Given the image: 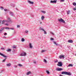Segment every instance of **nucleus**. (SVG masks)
Returning a JSON list of instances; mask_svg holds the SVG:
<instances>
[{"label": "nucleus", "mask_w": 76, "mask_h": 76, "mask_svg": "<svg viewBox=\"0 0 76 76\" xmlns=\"http://www.w3.org/2000/svg\"><path fill=\"white\" fill-rule=\"evenodd\" d=\"M61 74L62 75H69V76H70V75H72V74L70 72H67L66 71H64L62 72Z\"/></svg>", "instance_id": "obj_1"}, {"label": "nucleus", "mask_w": 76, "mask_h": 76, "mask_svg": "<svg viewBox=\"0 0 76 76\" xmlns=\"http://www.w3.org/2000/svg\"><path fill=\"white\" fill-rule=\"evenodd\" d=\"M0 55H1V56L3 57H4L5 58V59H4L2 61L3 63L5 62L6 60L7 59V56L4 55V54L1 53H0Z\"/></svg>", "instance_id": "obj_2"}, {"label": "nucleus", "mask_w": 76, "mask_h": 76, "mask_svg": "<svg viewBox=\"0 0 76 76\" xmlns=\"http://www.w3.org/2000/svg\"><path fill=\"white\" fill-rule=\"evenodd\" d=\"M20 56H26V53L23 52L20 54Z\"/></svg>", "instance_id": "obj_3"}, {"label": "nucleus", "mask_w": 76, "mask_h": 76, "mask_svg": "<svg viewBox=\"0 0 76 76\" xmlns=\"http://www.w3.org/2000/svg\"><path fill=\"white\" fill-rule=\"evenodd\" d=\"M58 21H59V22H62L64 23H65V21H64V20H63L62 18L58 19Z\"/></svg>", "instance_id": "obj_4"}, {"label": "nucleus", "mask_w": 76, "mask_h": 76, "mask_svg": "<svg viewBox=\"0 0 76 76\" xmlns=\"http://www.w3.org/2000/svg\"><path fill=\"white\" fill-rule=\"evenodd\" d=\"M57 66H62V62L61 61H60L58 62V64H57Z\"/></svg>", "instance_id": "obj_5"}, {"label": "nucleus", "mask_w": 76, "mask_h": 76, "mask_svg": "<svg viewBox=\"0 0 76 76\" xmlns=\"http://www.w3.org/2000/svg\"><path fill=\"white\" fill-rule=\"evenodd\" d=\"M7 19H8L7 20H6V21H7V22H12V21H11V20H10V18L9 17H8L7 18Z\"/></svg>", "instance_id": "obj_6"}, {"label": "nucleus", "mask_w": 76, "mask_h": 76, "mask_svg": "<svg viewBox=\"0 0 76 76\" xmlns=\"http://www.w3.org/2000/svg\"><path fill=\"white\" fill-rule=\"evenodd\" d=\"M62 58L63 59H64V55H61L59 56V58L61 59Z\"/></svg>", "instance_id": "obj_7"}, {"label": "nucleus", "mask_w": 76, "mask_h": 76, "mask_svg": "<svg viewBox=\"0 0 76 76\" xmlns=\"http://www.w3.org/2000/svg\"><path fill=\"white\" fill-rule=\"evenodd\" d=\"M50 3H57V0H55L54 1H50Z\"/></svg>", "instance_id": "obj_8"}, {"label": "nucleus", "mask_w": 76, "mask_h": 76, "mask_svg": "<svg viewBox=\"0 0 76 76\" xmlns=\"http://www.w3.org/2000/svg\"><path fill=\"white\" fill-rule=\"evenodd\" d=\"M4 28H1L0 29V34H1L3 32V31L4 30Z\"/></svg>", "instance_id": "obj_9"}, {"label": "nucleus", "mask_w": 76, "mask_h": 76, "mask_svg": "<svg viewBox=\"0 0 76 76\" xmlns=\"http://www.w3.org/2000/svg\"><path fill=\"white\" fill-rule=\"evenodd\" d=\"M6 23H7L6 20H3L2 21V24L3 25V24H4V25H5Z\"/></svg>", "instance_id": "obj_10"}, {"label": "nucleus", "mask_w": 76, "mask_h": 76, "mask_svg": "<svg viewBox=\"0 0 76 76\" xmlns=\"http://www.w3.org/2000/svg\"><path fill=\"white\" fill-rule=\"evenodd\" d=\"M32 73V72L31 71H29L28 72H27L26 73V75H27V76H28V75H30V74H31Z\"/></svg>", "instance_id": "obj_11"}, {"label": "nucleus", "mask_w": 76, "mask_h": 76, "mask_svg": "<svg viewBox=\"0 0 76 76\" xmlns=\"http://www.w3.org/2000/svg\"><path fill=\"white\" fill-rule=\"evenodd\" d=\"M28 2L29 4H34V2L31 1H28Z\"/></svg>", "instance_id": "obj_12"}, {"label": "nucleus", "mask_w": 76, "mask_h": 76, "mask_svg": "<svg viewBox=\"0 0 76 76\" xmlns=\"http://www.w3.org/2000/svg\"><path fill=\"white\" fill-rule=\"evenodd\" d=\"M63 70L62 68H57L56 69V71H61V70Z\"/></svg>", "instance_id": "obj_13"}, {"label": "nucleus", "mask_w": 76, "mask_h": 76, "mask_svg": "<svg viewBox=\"0 0 76 76\" xmlns=\"http://www.w3.org/2000/svg\"><path fill=\"white\" fill-rule=\"evenodd\" d=\"M10 5L12 7H15V4H10Z\"/></svg>", "instance_id": "obj_14"}, {"label": "nucleus", "mask_w": 76, "mask_h": 76, "mask_svg": "<svg viewBox=\"0 0 76 76\" xmlns=\"http://www.w3.org/2000/svg\"><path fill=\"white\" fill-rule=\"evenodd\" d=\"M29 46L30 48H32V44H31V43H30L29 44Z\"/></svg>", "instance_id": "obj_15"}, {"label": "nucleus", "mask_w": 76, "mask_h": 76, "mask_svg": "<svg viewBox=\"0 0 76 76\" xmlns=\"http://www.w3.org/2000/svg\"><path fill=\"white\" fill-rule=\"evenodd\" d=\"M68 42H69L70 43H72V42H73V41L71 39H69L68 40Z\"/></svg>", "instance_id": "obj_16"}, {"label": "nucleus", "mask_w": 76, "mask_h": 76, "mask_svg": "<svg viewBox=\"0 0 76 76\" xmlns=\"http://www.w3.org/2000/svg\"><path fill=\"white\" fill-rule=\"evenodd\" d=\"M44 16L42 15L41 17V19H42V20H44Z\"/></svg>", "instance_id": "obj_17"}, {"label": "nucleus", "mask_w": 76, "mask_h": 76, "mask_svg": "<svg viewBox=\"0 0 76 76\" xmlns=\"http://www.w3.org/2000/svg\"><path fill=\"white\" fill-rule=\"evenodd\" d=\"M7 66H8V67H9V66H11V64L9 63V64H6Z\"/></svg>", "instance_id": "obj_18"}, {"label": "nucleus", "mask_w": 76, "mask_h": 76, "mask_svg": "<svg viewBox=\"0 0 76 76\" xmlns=\"http://www.w3.org/2000/svg\"><path fill=\"white\" fill-rule=\"evenodd\" d=\"M67 67H73V65L71 64H70L67 66Z\"/></svg>", "instance_id": "obj_19"}, {"label": "nucleus", "mask_w": 76, "mask_h": 76, "mask_svg": "<svg viewBox=\"0 0 76 76\" xmlns=\"http://www.w3.org/2000/svg\"><path fill=\"white\" fill-rule=\"evenodd\" d=\"M54 44H56V45H58L57 43H56V42H53Z\"/></svg>", "instance_id": "obj_20"}, {"label": "nucleus", "mask_w": 76, "mask_h": 76, "mask_svg": "<svg viewBox=\"0 0 76 76\" xmlns=\"http://www.w3.org/2000/svg\"><path fill=\"white\" fill-rule=\"evenodd\" d=\"M54 44H56V45H58L57 43H56V42H53Z\"/></svg>", "instance_id": "obj_21"}, {"label": "nucleus", "mask_w": 76, "mask_h": 76, "mask_svg": "<svg viewBox=\"0 0 76 76\" xmlns=\"http://www.w3.org/2000/svg\"><path fill=\"white\" fill-rule=\"evenodd\" d=\"M54 44H56V45H58L57 43H56V42H53Z\"/></svg>", "instance_id": "obj_22"}, {"label": "nucleus", "mask_w": 76, "mask_h": 76, "mask_svg": "<svg viewBox=\"0 0 76 76\" xmlns=\"http://www.w3.org/2000/svg\"><path fill=\"white\" fill-rule=\"evenodd\" d=\"M7 51V52H10L11 51V50L10 49H8L6 50Z\"/></svg>", "instance_id": "obj_23"}, {"label": "nucleus", "mask_w": 76, "mask_h": 76, "mask_svg": "<svg viewBox=\"0 0 76 76\" xmlns=\"http://www.w3.org/2000/svg\"><path fill=\"white\" fill-rule=\"evenodd\" d=\"M40 31H44L45 30L43 28H40Z\"/></svg>", "instance_id": "obj_24"}, {"label": "nucleus", "mask_w": 76, "mask_h": 76, "mask_svg": "<svg viewBox=\"0 0 76 76\" xmlns=\"http://www.w3.org/2000/svg\"><path fill=\"white\" fill-rule=\"evenodd\" d=\"M21 41L22 42H23L24 41H25V39H24L23 38H22Z\"/></svg>", "instance_id": "obj_25"}, {"label": "nucleus", "mask_w": 76, "mask_h": 76, "mask_svg": "<svg viewBox=\"0 0 76 76\" xmlns=\"http://www.w3.org/2000/svg\"><path fill=\"white\" fill-rule=\"evenodd\" d=\"M10 15L11 16H13V13L12 12H10Z\"/></svg>", "instance_id": "obj_26"}, {"label": "nucleus", "mask_w": 76, "mask_h": 76, "mask_svg": "<svg viewBox=\"0 0 76 76\" xmlns=\"http://www.w3.org/2000/svg\"><path fill=\"white\" fill-rule=\"evenodd\" d=\"M41 12L42 13H45L46 12L45 11H41Z\"/></svg>", "instance_id": "obj_27"}, {"label": "nucleus", "mask_w": 76, "mask_h": 76, "mask_svg": "<svg viewBox=\"0 0 76 76\" xmlns=\"http://www.w3.org/2000/svg\"><path fill=\"white\" fill-rule=\"evenodd\" d=\"M72 4L74 5V6H76V3L75 2H73Z\"/></svg>", "instance_id": "obj_28"}, {"label": "nucleus", "mask_w": 76, "mask_h": 76, "mask_svg": "<svg viewBox=\"0 0 76 76\" xmlns=\"http://www.w3.org/2000/svg\"><path fill=\"white\" fill-rule=\"evenodd\" d=\"M0 9H1V10H3V9H4V8L2 7H0Z\"/></svg>", "instance_id": "obj_29"}, {"label": "nucleus", "mask_w": 76, "mask_h": 76, "mask_svg": "<svg viewBox=\"0 0 76 76\" xmlns=\"http://www.w3.org/2000/svg\"><path fill=\"white\" fill-rule=\"evenodd\" d=\"M70 11L69 10L67 12V14L68 15H69V13H70Z\"/></svg>", "instance_id": "obj_30"}, {"label": "nucleus", "mask_w": 76, "mask_h": 76, "mask_svg": "<svg viewBox=\"0 0 76 76\" xmlns=\"http://www.w3.org/2000/svg\"><path fill=\"white\" fill-rule=\"evenodd\" d=\"M4 11L5 12H7L8 11V10H7V9H4Z\"/></svg>", "instance_id": "obj_31"}, {"label": "nucleus", "mask_w": 76, "mask_h": 76, "mask_svg": "<svg viewBox=\"0 0 76 76\" xmlns=\"http://www.w3.org/2000/svg\"><path fill=\"white\" fill-rule=\"evenodd\" d=\"M44 61L45 63H47V61L45 60V59H44Z\"/></svg>", "instance_id": "obj_32"}, {"label": "nucleus", "mask_w": 76, "mask_h": 76, "mask_svg": "<svg viewBox=\"0 0 76 76\" xmlns=\"http://www.w3.org/2000/svg\"><path fill=\"white\" fill-rule=\"evenodd\" d=\"M1 50H4V48H3V47H2L1 48Z\"/></svg>", "instance_id": "obj_33"}, {"label": "nucleus", "mask_w": 76, "mask_h": 76, "mask_svg": "<svg viewBox=\"0 0 76 76\" xmlns=\"http://www.w3.org/2000/svg\"><path fill=\"white\" fill-rule=\"evenodd\" d=\"M44 32V34H47V32L46 31H45V30H44V31H43Z\"/></svg>", "instance_id": "obj_34"}, {"label": "nucleus", "mask_w": 76, "mask_h": 76, "mask_svg": "<svg viewBox=\"0 0 76 76\" xmlns=\"http://www.w3.org/2000/svg\"><path fill=\"white\" fill-rule=\"evenodd\" d=\"M50 40H51V41H53V40H54V39L53 38H51Z\"/></svg>", "instance_id": "obj_35"}, {"label": "nucleus", "mask_w": 76, "mask_h": 76, "mask_svg": "<svg viewBox=\"0 0 76 76\" xmlns=\"http://www.w3.org/2000/svg\"><path fill=\"white\" fill-rule=\"evenodd\" d=\"M46 72L48 74H50V72L48 71H47Z\"/></svg>", "instance_id": "obj_36"}, {"label": "nucleus", "mask_w": 76, "mask_h": 76, "mask_svg": "<svg viewBox=\"0 0 76 76\" xmlns=\"http://www.w3.org/2000/svg\"><path fill=\"white\" fill-rule=\"evenodd\" d=\"M60 1V2H63L64 1V0H61Z\"/></svg>", "instance_id": "obj_37"}, {"label": "nucleus", "mask_w": 76, "mask_h": 76, "mask_svg": "<svg viewBox=\"0 0 76 76\" xmlns=\"http://www.w3.org/2000/svg\"><path fill=\"white\" fill-rule=\"evenodd\" d=\"M50 33L51 34H52V35H54V33L51 32Z\"/></svg>", "instance_id": "obj_38"}, {"label": "nucleus", "mask_w": 76, "mask_h": 76, "mask_svg": "<svg viewBox=\"0 0 76 76\" xmlns=\"http://www.w3.org/2000/svg\"><path fill=\"white\" fill-rule=\"evenodd\" d=\"M25 32H26V33H28V30H26L25 31Z\"/></svg>", "instance_id": "obj_39"}, {"label": "nucleus", "mask_w": 76, "mask_h": 76, "mask_svg": "<svg viewBox=\"0 0 76 76\" xmlns=\"http://www.w3.org/2000/svg\"><path fill=\"white\" fill-rule=\"evenodd\" d=\"M45 51L44 50H42L41 52V53H43V52H45Z\"/></svg>", "instance_id": "obj_40"}, {"label": "nucleus", "mask_w": 76, "mask_h": 76, "mask_svg": "<svg viewBox=\"0 0 76 76\" xmlns=\"http://www.w3.org/2000/svg\"><path fill=\"white\" fill-rule=\"evenodd\" d=\"M54 62L55 63H57L58 62V60H56V61H55Z\"/></svg>", "instance_id": "obj_41"}, {"label": "nucleus", "mask_w": 76, "mask_h": 76, "mask_svg": "<svg viewBox=\"0 0 76 76\" xmlns=\"http://www.w3.org/2000/svg\"><path fill=\"white\" fill-rule=\"evenodd\" d=\"M12 48H16V46H13V47H12Z\"/></svg>", "instance_id": "obj_42"}, {"label": "nucleus", "mask_w": 76, "mask_h": 76, "mask_svg": "<svg viewBox=\"0 0 76 76\" xmlns=\"http://www.w3.org/2000/svg\"><path fill=\"white\" fill-rule=\"evenodd\" d=\"M7 35V34L6 33H5L4 34V35Z\"/></svg>", "instance_id": "obj_43"}, {"label": "nucleus", "mask_w": 76, "mask_h": 76, "mask_svg": "<svg viewBox=\"0 0 76 76\" xmlns=\"http://www.w3.org/2000/svg\"><path fill=\"white\" fill-rule=\"evenodd\" d=\"M19 66L20 67H22V65H21V64H19Z\"/></svg>", "instance_id": "obj_44"}, {"label": "nucleus", "mask_w": 76, "mask_h": 76, "mask_svg": "<svg viewBox=\"0 0 76 76\" xmlns=\"http://www.w3.org/2000/svg\"><path fill=\"white\" fill-rule=\"evenodd\" d=\"M14 67L15 68H16L17 67V65H15L14 66Z\"/></svg>", "instance_id": "obj_45"}, {"label": "nucleus", "mask_w": 76, "mask_h": 76, "mask_svg": "<svg viewBox=\"0 0 76 76\" xmlns=\"http://www.w3.org/2000/svg\"><path fill=\"white\" fill-rule=\"evenodd\" d=\"M5 25H7V26H8V25H9V24H7V23H6V24H5Z\"/></svg>", "instance_id": "obj_46"}, {"label": "nucleus", "mask_w": 76, "mask_h": 76, "mask_svg": "<svg viewBox=\"0 0 76 76\" xmlns=\"http://www.w3.org/2000/svg\"><path fill=\"white\" fill-rule=\"evenodd\" d=\"M10 29L12 30H13V29H14V28H10Z\"/></svg>", "instance_id": "obj_47"}, {"label": "nucleus", "mask_w": 76, "mask_h": 76, "mask_svg": "<svg viewBox=\"0 0 76 76\" xmlns=\"http://www.w3.org/2000/svg\"><path fill=\"white\" fill-rule=\"evenodd\" d=\"M2 21L1 20H0V25H1L2 24H1V22Z\"/></svg>", "instance_id": "obj_48"}, {"label": "nucleus", "mask_w": 76, "mask_h": 76, "mask_svg": "<svg viewBox=\"0 0 76 76\" xmlns=\"http://www.w3.org/2000/svg\"><path fill=\"white\" fill-rule=\"evenodd\" d=\"M33 63H34V64H36V61H34L33 62Z\"/></svg>", "instance_id": "obj_49"}, {"label": "nucleus", "mask_w": 76, "mask_h": 76, "mask_svg": "<svg viewBox=\"0 0 76 76\" xmlns=\"http://www.w3.org/2000/svg\"><path fill=\"white\" fill-rule=\"evenodd\" d=\"M17 28H19V25H17Z\"/></svg>", "instance_id": "obj_50"}, {"label": "nucleus", "mask_w": 76, "mask_h": 76, "mask_svg": "<svg viewBox=\"0 0 76 76\" xmlns=\"http://www.w3.org/2000/svg\"><path fill=\"white\" fill-rule=\"evenodd\" d=\"M5 29H9V28H8V27H6L5 28Z\"/></svg>", "instance_id": "obj_51"}, {"label": "nucleus", "mask_w": 76, "mask_h": 76, "mask_svg": "<svg viewBox=\"0 0 76 76\" xmlns=\"http://www.w3.org/2000/svg\"><path fill=\"white\" fill-rule=\"evenodd\" d=\"M3 38H6V37H5V36H4V37H3Z\"/></svg>", "instance_id": "obj_52"}, {"label": "nucleus", "mask_w": 76, "mask_h": 76, "mask_svg": "<svg viewBox=\"0 0 76 76\" xmlns=\"http://www.w3.org/2000/svg\"><path fill=\"white\" fill-rule=\"evenodd\" d=\"M22 61H24V60H22Z\"/></svg>", "instance_id": "obj_53"}, {"label": "nucleus", "mask_w": 76, "mask_h": 76, "mask_svg": "<svg viewBox=\"0 0 76 76\" xmlns=\"http://www.w3.org/2000/svg\"><path fill=\"white\" fill-rule=\"evenodd\" d=\"M40 23V24L42 23V22H41Z\"/></svg>", "instance_id": "obj_54"}, {"label": "nucleus", "mask_w": 76, "mask_h": 76, "mask_svg": "<svg viewBox=\"0 0 76 76\" xmlns=\"http://www.w3.org/2000/svg\"><path fill=\"white\" fill-rule=\"evenodd\" d=\"M18 66H19V64H18Z\"/></svg>", "instance_id": "obj_55"}, {"label": "nucleus", "mask_w": 76, "mask_h": 76, "mask_svg": "<svg viewBox=\"0 0 76 76\" xmlns=\"http://www.w3.org/2000/svg\"><path fill=\"white\" fill-rule=\"evenodd\" d=\"M16 10H17V9L16 8Z\"/></svg>", "instance_id": "obj_56"}]
</instances>
